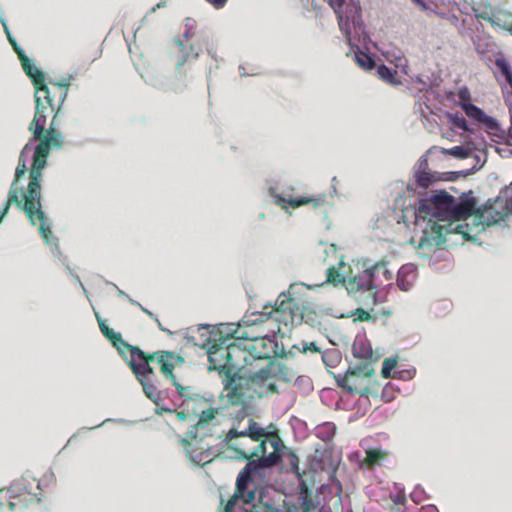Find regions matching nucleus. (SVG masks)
<instances>
[{"instance_id": "f257e3e1", "label": "nucleus", "mask_w": 512, "mask_h": 512, "mask_svg": "<svg viewBox=\"0 0 512 512\" xmlns=\"http://www.w3.org/2000/svg\"><path fill=\"white\" fill-rule=\"evenodd\" d=\"M69 82L66 81H44L35 89V115L29 124V131L34 139L39 140L33 155V161L29 172L28 187L22 192L20 198V187L18 183L27 172L25 155L29 150L26 145L22 149L15 176L0 213V223L8 214L10 206L15 204L22 209L31 225L38 224V230L45 243L54 240L50 221L41 206V180L42 171L47 165V158L52 148L58 149L63 144V137L56 130L55 118L60 111L69 89Z\"/></svg>"}, {"instance_id": "f03ea898", "label": "nucleus", "mask_w": 512, "mask_h": 512, "mask_svg": "<svg viewBox=\"0 0 512 512\" xmlns=\"http://www.w3.org/2000/svg\"><path fill=\"white\" fill-rule=\"evenodd\" d=\"M476 199L457 201L445 191L422 200L414 212L418 248L439 247L448 233L461 234L472 240L486 226L499 223L512 214V197L504 201L496 198L483 208H476Z\"/></svg>"}, {"instance_id": "7ed1b4c3", "label": "nucleus", "mask_w": 512, "mask_h": 512, "mask_svg": "<svg viewBox=\"0 0 512 512\" xmlns=\"http://www.w3.org/2000/svg\"><path fill=\"white\" fill-rule=\"evenodd\" d=\"M252 443L245 432L236 426H232L223 439L226 451L232 452L231 458L249 462L238 474L235 492L222 512H272L270 505L253 504L256 484L252 473L259 468H269L280 462V451L284 446L278 436L261 441L255 448H252Z\"/></svg>"}, {"instance_id": "20e7f679", "label": "nucleus", "mask_w": 512, "mask_h": 512, "mask_svg": "<svg viewBox=\"0 0 512 512\" xmlns=\"http://www.w3.org/2000/svg\"><path fill=\"white\" fill-rule=\"evenodd\" d=\"M113 346L128 361L130 368L141 383L145 395L157 402L160 392L154 383L155 372L150 366V363L154 361V355H149L138 347L128 344L122 337Z\"/></svg>"}, {"instance_id": "39448f33", "label": "nucleus", "mask_w": 512, "mask_h": 512, "mask_svg": "<svg viewBox=\"0 0 512 512\" xmlns=\"http://www.w3.org/2000/svg\"><path fill=\"white\" fill-rule=\"evenodd\" d=\"M180 396L183 400L180 404L181 410L177 412L178 419L190 422L196 420L191 430L196 434L211 435V428L215 426L218 409L213 407L208 399L192 393L191 387L190 391Z\"/></svg>"}, {"instance_id": "423d86ee", "label": "nucleus", "mask_w": 512, "mask_h": 512, "mask_svg": "<svg viewBox=\"0 0 512 512\" xmlns=\"http://www.w3.org/2000/svg\"><path fill=\"white\" fill-rule=\"evenodd\" d=\"M41 496L40 481L29 473L23 474L8 487L0 489V512H13L29 503H39Z\"/></svg>"}, {"instance_id": "0eeeda50", "label": "nucleus", "mask_w": 512, "mask_h": 512, "mask_svg": "<svg viewBox=\"0 0 512 512\" xmlns=\"http://www.w3.org/2000/svg\"><path fill=\"white\" fill-rule=\"evenodd\" d=\"M248 377H244L235 371L222 378L224 398L227 403L233 407L246 408L254 400L255 395L262 396V392H258L255 385H262L252 379L254 372L247 371Z\"/></svg>"}, {"instance_id": "6e6552de", "label": "nucleus", "mask_w": 512, "mask_h": 512, "mask_svg": "<svg viewBox=\"0 0 512 512\" xmlns=\"http://www.w3.org/2000/svg\"><path fill=\"white\" fill-rule=\"evenodd\" d=\"M262 315H265V322H274L276 324L278 332L282 330L281 325L289 329L294 325L300 324L303 319L298 301L285 292L278 296L275 306L265 305Z\"/></svg>"}, {"instance_id": "1a4fd4ad", "label": "nucleus", "mask_w": 512, "mask_h": 512, "mask_svg": "<svg viewBox=\"0 0 512 512\" xmlns=\"http://www.w3.org/2000/svg\"><path fill=\"white\" fill-rule=\"evenodd\" d=\"M374 370L369 365H360L335 377L340 388L353 394L367 396L373 385Z\"/></svg>"}, {"instance_id": "9d476101", "label": "nucleus", "mask_w": 512, "mask_h": 512, "mask_svg": "<svg viewBox=\"0 0 512 512\" xmlns=\"http://www.w3.org/2000/svg\"><path fill=\"white\" fill-rule=\"evenodd\" d=\"M459 106L471 120L484 126L493 141L499 143L505 139V131L495 118L487 115L481 108L471 102L461 101Z\"/></svg>"}, {"instance_id": "9b49d317", "label": "nucleus", "mask_w": 512, "mask_h": 512, "mask_svg": "<svg viewBox=\"0 0 512 512\" xmlns=\"http://www.w3.org/2000/svg\"><path fill=\"white\" fill-rule=\"evenodd\" d=\"M334 10L340 30L345 37L349 40L351 29L350 23L355 24L360 18L361 6L359 2L353 0L346 6V11L343 10V5L346 0H325Z\"/></svg>"}, {"instance_id": "f8f14e48", "label": "nucleus", "mask_w": 512, "mask_h": 512, "mask_svg": "<svg viewBox=\"0 0 512 512\" xmlns=\"http://www.w3.org/2000/svg\"><path fill=\"white\" fill-rule=\"evenodd\" d=\"M191 440H181L184 445L186 454L191 462L204 466L213 460V452L210 449V445L203 441L204 437L208 435L196 434L193 430H190Z\"/></svg>"}, {"instance_id": "ddd939ff", "label": "nucleus", "mask_w": 512, "mask_h": 512, "mask_svg": "<svg viewBox=\"0 0 512 512\" xmlns=\"http://www.w3.org/2000/svg\"><path fill=\"white\" fill-rule=\"evenodd\" d=\"M264 321L265 315H262L261 312L259 318L253 322H244L242 324H238L235 328L230 329V336L231 338H235L243 342H254L264 336H267L270 332H275L273 328H265L263 324Z\"/></svg>"}, {"instance_id": "4468645a", "label": "nucleus", "mask_w": 512, "mask_h": 512, "mask_svg": "<svg viewBox=\"0 0 512 512\" xmlns=\"http://www.w3.org/2000/svg\"><path fill=\"white\" fill-rule=\"evenodd\" d=\"M227 338H230V340L228 341L226 357H228V363L232 371L239 372L251 366L253 362L247 342L231 338L229 332L227 333Z\"/></svg>"}, {"instance_id": "2eb2a0df", "label": "nucleus", "mask_w": 512, "mask_h": 512, "mask_svg": "<svg viewBox=\"0 0 512 512\" xmlns=\"http://www.w3.org/2000/svg\"><path fill=\"white\" fill-rule=\"evenodd\" d=\"M1 23L3 25L9 43L13 47L21 62L24 72L31 79L34 88H36L38 85H41L45 81L44 73L40 69H38L27 57L24 50L19 46L15 38L11 35L10 30L6 24V21L3 18L1 19Z\"/></svg>"}, {"instance_id": "dca6fc26", "label": "nucleus", "mask_w": 512, "mask_h": 512, "mask_svg": "<svg viewBox=\"0 0 512 512\" xmlns=\"http://www.w3.org/2000/svg\"><path fill=\"white\" fill-rule=\"evenodd\" d=\"M230 338L222 337L220 342L215 341L208 348V358L215 370L219 371L221 378L226 377L228 374H233L226 352L228 351V341Z\"/></svg>"}, {"instance_id": "f3484780", "label": "nucleus", "mask_w": 512, "mask_h": 512, "mask_svg": "<svg viewBox=\"0 0 512 512\" xmlns=\"http://www.w3.org/2000/svg\"><path fill=\"white\" fill-rule=\"evenodd\" d=\"M247 344L252 362L258 360H268L270 362L272 358L281 355L283 352L279 350L277 342L269 337V334L254 342H247Z\"/></svg>"}, {"instance_id": "a211bd4d", "label": "nucleus", "mask_w": 512, "mask_h": 512, "mask_svg": "<svg viewBox=\"0 0 512 512\" xmlns=\"http://www.w3.org/2000/svg\"><path fill=\"white\" fill-rule=\"evenodd\" d=\"M294 376L293 371L278 361H270L269 364L260 368L252 374V379L257 383L264 384L271 378H278L284 381H290Z\"/></svg>"}, {"instance_id": "6ab92c4d", "label": "nucleus", "mask_w": 512, "mask_h": 512, "mask_svg": "<svg viewBox=\"0 0 512 512\" xmlns=\"http://www.w3.org/2000/svg\"><path fill=\"white\" fill-rule=\"evenodd\" d=\"M154 355V360H157V363L160 365L161 372L165 374L169 379H171L173 385L177 389L179 395H184L185 392L190 391L189 386H183L177 382L173 371H174V363L172 362L173 353L168 351H158L152 353Z\"/></svg>"}, {"instance_id": "aec40b11", "label": "nucleus", "mask_w": 512, "mask_h": 512, "mask_svg": "<svg viewBox=\"0 0 512 512\" xmlns=\"http://www.w3.org/2000/svg\"><path fill=\"white\" fill-rule=\"evenodd\" d=\"M276 202L278 204L286 203L292 208H298L303 205L311 204L315 209H318L329 205L327 194L305 195L296 198H286L282 195H277Z\"/></svg>"}, {"instance_id": "412c9836", "label": "nucleus", "mask_w": 512, "mask_h": 512, "mask_svg": "<svg viewBox=\"0 0 512 512\" xmlns=\"http://www.w3.org/2000/svg\"><path fill=\"white\" fill-rule=\"evenodd\" d=\"M369 275L375 289L389 285L392 280V274L387 267L386 261H380L373 265L371 268H367Z\"/></svg>"}, {"instance_id": "4be33fe9", "label": "nucleus", "mask_w": 512, "mask_h": 512, "mask_svg": "<svg viewBox=\"0 0 512 512\" xmlns=\"http://www.w3.org/2000/svg\"><path fill=\"white\" fill-rule=\"evenodd\" d=\"M346 285L347 289L351 292L368 291L375 289L371 280V276L369 275L367 269L356 275L348 276Z\"/></svg>"}, {"instance_id": "5701e85b", "label": "nucleus", "mask_w": 512, "mask_h": 512, "mask_svg": "<svg viewBox=\"0 0 512 512\" xmlns=\"http://www.w3.org/2000/svg\"><path fill=\"white\" fill-rule=\"evenodd\" d=\"M416 280V269L413 265H404L398 270L397 285L402 291H409Z\"/></svg>"}, {"instance_id": "b1692460", "label": "nucleus", "mask_w": 512, "mask_h": 512, "mask_svg": "<svg viewBox=\"0 0 512 512\" xmlns=\"http://www.w3.org/2000/svg\"><path fill=\"white\" fill-rule=\"evenodd\" d=\"M299 508L302 512H313L318 505L319 502H316L312 497V491L307 487V485L302 482L299 485Z\"/></svg>"}, {"instance_id": "393cba45", "label": "nucleus", "mask_w": 512, "mask_h": 512, "mask_svg": "<svg viewBox=\"0 0 512 512\" xmlns=\"http://www.w3.org/2000/svg\"><path fill=\"white\" fill-rule=\"evenodd\" d=\"M241 431L245 432V434L249 437L250 441L252 442H261L265 439L277 436L276 434L267 433L265 429L259 426L258 423L253 419H249L247 428Z\"/></svg>"}, {"instance_id": "a878e982", "label": "nucleus", "mask_w": 512, "mask_h": 512, "mask_svg": "<svg viewBox=\"0 0 512 512\" xmlns=\"http://www.w3.org/2000/svg\"><path fill=\"white\" fill-rule=\"evenodd\" d=\"M376 74L385 83L391 86H397L402 83L401 77L396 70H393L386 65L382 64L377 66Z\"/></svg>"}, {"instance_id": "bb28decb", "label": "nucleus", "mask_w": 512, "mask_h": 512, "mask_svg": "<svg viewBox=\"0 0 512 512\" xmlns=\"http://www.w3.org/2000/svg\"><path fill=\"white\" fill-rule=\"evenodd\" d=\"M495 65L500 75L505 79L506 84L512 88V68L504 56H498L495 59Z\"/></svg>"}, {"instance_id": "cd10ccee", "label": "nucleus", "mask_w": 512, "mask_h": 512, "mask_svg": "<svg viewBox=\"0 0 512 512\" xmlns=\"http://www.w3.org/2000/svg\"><path fill=\"white\" fill-rule=\"evenodd\" d=\"M387 457V452L381 449L372 448L366 451L364 463L369 467L380 465V463Z\"/></svg>"}, {"instance_id": "c85d7f7f", "label": "nucleus", "mask_w": 512, "mask_h": 512, "mask_svg": "<svg viewBox=\"0 0 512 512\" xmlns=\"http://www.w3.org/2000/svg\"><path fill=\"white\" fill-rule=\"evenodd\" d=\"M345 271H339L338 268L332 266L326 271V282L332 283L334 285L342 284L346 282V278L344 276Z\"/></svg>"}, {"instance_id": "c756f323", "label": "nucleus", "mask_w": 512, "mask_h": 512, "mask_svg": "<svg viewBox=\"0 0 512 512\" xmlns=\"http://www.w3.org/2000/svg\"><path fill=\"white\" fill-rule=\"evenodd\" d=\"M355 61L363 70H371L375 67L374 59L369 54L362 51L355 53Z\"/></svg>"}, {"instance_id": "7c9ffc66", "label": "nucleus", "mask_w": 512, "mask_h": 512, "mask_svg": "<svg viewBox=\"0 0 512 512\" xmlns=\"http://www.w3.org/2000/svg\"><path fill=\"white\" fill-rule=\"evenodd\" d=\"M449 122L456 128L468 132L470 128L468 126V122L466 118L459 112H455L453 114L448 115Z\"/></svg>"}, {"instance_id": "2f4dec72", "label": "nucleus", "mask_w": 512, "mask_h": 512, "mask_svg": "<svg viewBox=\"0 0 512 512\" xmlns=\"http://www.w3.org/2000/svg\"><path fill=\"white\" fill-rule=\"evenodd\" d=\"M442 153L444 155H450L458 159H466L471 155V151L468 148H465L464 146H454L449 149L443 148Z\"/></svg>"}, {"instance_id": "473e14b6", "label": "nucleus", "mask_w": 512, "mask_h": 512, "mask_svg": "<svg viewBox=\"0 0 512 512\" xmlns=\"http://www.w3.org/2000/svg\"><path fill=\"white\" fill-rule=\"evenodd\" d=\"M504 17H506V16L503 14L492 15L489 18V21L493 27L501 28V29L507 31L510 35H512V22L504 21L503 20Z\"/></svg>"}, {"instance_id": "72a5a7b5", "label": "nucleus", "mask_w": 512, "mask_h": 512, "mask_svg": "<svg viewBox=\"0 0 512 512\" xmlns=\"http://www.w3.org/2000/svg\"><path fill=\"white\" fill-rule=\"evenodd\" d=\"M99 328L102 334L109 339V341L114 345L117 341H120L122 335L110 329L100 318H98Z\"/></svg>"}, {"instance_id": "f704fd0d", "label": "nucleus", "mask_w": 512, "mask_h": 512, "mask_svg": "<svg viewBox=\"0 0 512 512\" xmlns=\"http://www.w3.org/2000/svg\"><path fill=\"white\" fill-rule=\"evenodd\" d=\"M397 366V361L395 359L386 358L382 365L381 374L384 378H389L391 374V370Z\"/></svg>"}, {"instance_id": "c9c22d12", "label": "nucleus", "mask_w": 512, "mask_h": 512, "mask_svg": "<svg viewBox=\"0 0 512 512\" xmlns=\"http://www.w3.org/2000/svg\"><path fill=\"white\" fill-rule=\"evenodd\" d=\"M432 182V176L429 173L423 172L417 176V184L421 187L427 188Z\"/></svg>"}, {"instance_id": "e433bc0d", "label": "nucleus", "mask_w": 512, "mask_h": 512, "mask_svg": "<svg viewBox=\"0 0 512 512\" xmlns=\"http://www.w3.org/2000/svg\"><path fill=\"white\" fill-rule=\"evenodd\" d=\"M303 353H321V349L317 346L316 342L304 343L303 344Z\"/></svg>"}, {"instance_id": "4c0bfd02", "label": "nucleus", "mask_w": 512, "mask_h": 512, "mask_svg": "<svg viewBox=\"0 0 512 512\" xmlns=\"http://www.w3.org/2000/svg\"><path fill=\"white\" fill-rule=\"evenodd\" d=\"M215 9H222L226 6L229 0H205Z\"/></svg>"}, {"instance_id": "58836bf2", "label": "nucleus", "mask_w": 512, "mask_h": 512, "mask_svg": "<svg viewBox=\"0 0 512 512\" xmlns=\"http://www.w3.org/2000/svg\"><path fill=\"white\" fill-rule=\"evenodd\" d=\"M319 493L324 495V496H331L332 492H333V488L332 486L328 485V484H324L322 485L320 488H319Z\"/></svg>"}, {"instance_id": "ea45409f", "label": "nucleus", "mask_w": 512, "mask_h": 512, "mask_svg": "<svg viewBox=\"0 0 512 512\" xmlns=\"http://www.w3.org/2000/svg\"><path fill=\"white\" fill-rule=\"evenodd\" d=\"M357 313H358V319L361 321H367L370 319V314L363 309H358Z\"/></svg>"}, {"instance_id": "a19ab883", "label": "nucleus", "mask_w": 512, "mask_h": 512, "mask_svg": "<svg viewBox=\"0 0 512 512\" xmlns=\"http://www.w3.org/2000/svg\"><path fill=\"white\" fill-rule=\"evenodd\" d=\"M459 100H460L459 103L461 101L470 102V95H469L468 91H466V90L465 91H460V93H459Z\"/></svg>"}, {"instance_id": "79ce46f5", "label": "nucleus", "mask_w": 512, "mask_h": 512, "mask_svg": "<svg viewBox=\"0 0 512 512\" xmlns=\"http://www.w3.org/2000/svg\"><path fill=\"white\" fill-rule=\"evenodd\" d=\"M393 502L395 504H404L405 502V495L404 494H397L394 498H393Z\"/></svg>"}, {"instance_id": "37998d69", "label": "nucleus", "mask_w": 512, "mask_h": 512, "mask_svg": "<svg viewBox=\"0 0 512 512\" xmlns=\"http://www.w3.org/2000/svg\"><path fill=\"white\" fill-rule=\"evenodd\" d=\"M336 495L339 498V500H341L342 485H341L340 481H338V480H336Z\"/></svg>"}, {"instance_id": "c03bdc74", "label": "nucleus", "mask_w": 512, "mask_h": 512, "mask_svg": "<svg viewBox=\"0 0 512 512\" xmlns=\"http://www.w3.org/2000/svg\"><path fill=\"white\" fill-rule=\"evenodd\" d=\"M412 2L423 10L427 9V5L423 0H412Z\"/></svg>"}, {"instance_id": "a18cd8bd", "label": "nucleus", "mask_w": 512, "mask_h": 512, "mask_svg": "<svg viewBox=\"0 0 512 512\" xmlns=\"http://www.w3.org/2000/svg\"><path fill=\"white\" fill-rule=\"evenodd\" d=\"M285 512H302V510L297 505H291L286 508Z\"/></svg>"}, {"instance_id": "49530a36", "label": "nucleus", "mask_w": 512, "mask_h": 512, "mask_svg": "<svg viewBox=\"0 0 512 512\" xmlns=\"http://www.w3.org/2000/svg\"><path fill=\"white\" fill-rule=\"evenodd\" d=\"M267 388H268V391H270V392H272V393H276V392H277V386H276L275 384H271V383H270V384L267 386Z\"/></svg>"}, {"instance_id": "de8ad7c7", "label": "nucleus", "mask_w": 512, "mask_h": 512, "mask_svg": "<svg viewBox=\"0 0 512 512\" xmlns=\"http://www.w3.org/2000/svg\"><path fill=\"white\" fill-rule=\"evenodd\" d=\"M140 308H141V310H142V311H144V312H145L147 315H149L151 318H155V317H154V314H153L152 312H150L149 310L145 309V308H144V307H142L141 305H140Z\"/></svg>"}, {"instance_id": "09e8293b", "label": "nucleus", "mask_w": 512, "mask_h": 512, "mask_svg": "<svg viewBox=\"0 0 512 512\" xmlns=\"http://www.w3.org/2000/svg\"><path fill=\"white\" fill-rule=\"evenodd\" d=\"M140 308H141V310H142V311H144V312H145L147 315H149L151 318H155V317H154V314H153L152 312H150L149 310L145 309V308H144V307H142L141 305H140Z\"/></svg>"}, {"instance_id": "8fccbe9b", "label": "nucleus", "mask_w": 512, "mask_h": 512, "mask_svg": "<svg viewBox=\"0 0 512 512\" xmlns=\"http://www.w3.org/2000/svg\"><path fill=\"white\" fill-rule=\"evenodd\" d=\"M189 57H190V55H189V54H187V55H186V57H185L183 60L178 61L177 66H178V67L182 66V65L184 64V62H185Z\"/></svg>"}, {"instance_id": "3c124183", "label": "nucleus", "mask_w": 512, "mask_h": 512, "mask_svg": "<svg viewBox=\"0 0 512 512\" xmlns=\"http://www.w3.org/2000/svg\"><path fill=\"white\" fill-rule=\"evenodd\" d=\"M339 267L344 269V268H346V265L344 262L341 261V262H339Z\"/></svg>"}, {"instance_id": "603ef678", "label": "nucleus", "mask_w": 512, "mask_h": 512, "mask_svg": "<svg viewBox=\"0 0 512 512\" xmlns=\"http://www.w3.org/2000/svg\"><path fill=\"white\" fill-rule=\"evenodd\" d=\"M155 320L157 321L158 326H159L162 330H164V328H162L161 323L159 322V320H158L157 318H155Z\"/></svg>"}, {"instance_id": "864d4df0", "label": "nucleus", "mask_w": 512, "mask_h": 512, "mask_svg": "<svg viewBox=\"0 0 512 512\" xmlns=\"http://www.w3.org/2000/svg\"><path fill=\"white\" fill-rule=\"evenodd\" d=\"M184 36H185V38H186L187 40L189 39L188 32H185V33H184Z\"/></svg>"}, {"instance_id": "5fc2aeb1", "label": "nucleus", "mask_w": 512, "mask_h": 512, "mask_svg": "<svg viewBox=\"0 0 512 512\" xmlns=\"http://www.w3.org/2000/svg\"><path fill=\"white\" fill-rule=\"evenodd\" d=\"M198 56V51H196L193 55V58H196Z\"/></svg>"}, {"instance_id": "6e6d98bb", "label": "nucleus", "mask_w": 512, "mask_h": 512, "mask_svg": "<svg viewBox=\"0 0 512 512\" xmlns=\"http://www.w3.org/2000/svg\"><path fill=\"white\" fill-rule=\"evenodd\" d=\"M190 46H191V47H190V48H191V51H194V44H191Z\"/></svg>"}, {"instance_id": "4d7b16f0", "label": "nucleus", "mask_w": 512, "mask_h": 512, "mask_svg": "<svg viewBox=\"0 0 512 512\" xmlns=\"http://www.w3.org/2000/svg\"><path fill=\"white\" fill-rule=\"evenodd\" d=\"M272 512H275V511L272 509Z\"/></svg>"}]
</instances>
